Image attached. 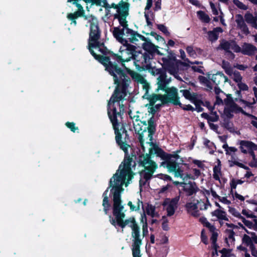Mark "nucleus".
<instances>
[{"label":"nucleus","mask_w":257,"mask_h":257,"mask_svg":"<svg viewBox=\"0 0 257 257\" xmlns=\"http://www.w3.org/2000/svg\"><path fill=\"white\" fill-rule=\"evenodd\" d=\"M97 50L98 54L94 51V49H89V51L95 59L103 65L105 70L113 76L114 84L116 85L115 89L118 87L120 91L122 85H126V94L131 79L124 70L118 66V64L121 63V66L124 67V63L133 59L136 69L142 72L151 68L150 60L153 59L155 53L161 54L159 49H144L145 51L144 53L141 50L137 51L136 49H119L121 56L114 53L109 49Z\"/></svg>","instance_id":"1"},{"label":"nucleus","mask_w":257,"mask_h":257,"mask_svg":"<svg viewBox=\"0 0 257 257\" xmlns=\"http://www.w3.org/2000/svg\"><path fill=\"white\" fill-rule=\"evenodd\" d=\"M122 85V88L120 91L118 87L114 89L108 101L107 111L108 118L114 130L116 143L123 151L124 155L130 156L128 154V148L130 146L127 144L130 140L128 132L123 124H122L120 128H119V123L117 119V117L122 118L125 111L124 105L120 102L126 96L125 92L126 85L125 84Z\"/></svg>","instance_id":"2"},{"label":"nucleus","mask_w":257,"mask_h":257,"mask_svg":"<svg viewBox=\"0 0 257 257\" xmlns=\"http://www.w3.org/2000/svg\"><path fill=\"white\" fill-rule=\"evenodd\" d=\"M112 7L116 9V14L114 15L115 18L118 20L119 24L123 27L121 29L114 28L113 35L116 40L121 43L123 46H127V48H137L142 45V48H159L155 46L146 38L139 34H136L133 31L127 28L126 17L127 15L128 8L127 7H120L114 4Z\"/></svg>","instance_id":"3"},{"label":"nucleus","mask_w":257,"mask_h":257,"mask_svg":"<svg viewBox=\"0 0 257 257\" xmlns=\"http://www.w3.org/2000/svg\"><path fill=\"white\" fill-rule=\"evenodd\" d=\"M138 159L139 156H137L134 152L131 153V156L124 155L123 160L119 166V169H120L122 166L123 167V168L120 170V175H118L116 173L114 176H116V178L114 179L113 181L112 179L114 178V176L110 179L109 187H112L113 188L115 184L121 186V184H119V182L121 180H124L126 176L127 177V180L128 182L131 180L135 174L133 171H136V165L138 164L137 160Z\"/></svg>","instance_id":"4"},{"label":"nucleus","mask_w":257,"mask_h":257,"mask_svg":"<svg viewBox=\"0 0 257 257\" xmlns=\"http://www.w3.org/2000/svg\"><path fill=\"white\" fill-rule=\"evenodd\" d=\"M137 163L139 167L144 168L142 170H138L136 172V173H139L141 177L145 180L144 181L141 178L139 180L140 186L142 187L152 179L153 174L158 168V165L155 161L152 160V157H150L149 155L144 154L139 155Z\"/></svg>","instance_id":"5"},{"label":"nucleus","mask_w":257,"mask_h":257,"mask_svg":"<svg viewBox=\"0 0 257 257\" xmlns=\"http://www.w3.org/2000/svg\"><path fill=\"white\" fill-rule=\"evenodd\" d=\"M122 190V186L118 184H115L110 190L113 194L112 213L116 219L117 224L121 221L125 216L123 212L124 207L121 204V192Z\"/></svg>","instance_id":"6"},{"label":"nucleus","mask_w":257,"mask_h":257,"mask_svg":"<svg viewBox=\"0 0 257 257\" xmlns=\"http://www.w3.org/2000/svg\"><path fill=\"white\" fill-rule=\"evenodd\" d=\"M149 144L153 148H150L149 153L146 154L149 155L151 157L153 154H156L157 157H160L164 161L161 163L160 166L165 167L166 166H168L169 164L177 163L176 161L180 158V156L176 153L171 154L166 153L153 142H150Z\"/></svg>","instance_id":"7"},{"label":"nucleus","mask_w":257,"mask_h":257,"mask_svg":"<svg viewBox=\"0 0 257 257\" xmlns=\"http://www.w3.org/2000/svg\"><path fill=\"white\" fill-rule=\"evenodd\" d=\"M87 20L90 25L88 48H106L103 43L98 41L99 37V31L97 19L91 16L87 18Z\"/></svg>","instance_id":"8"},{"label":"nucleus","mask_w":257,"mask_h":257,"mask_svg":"<svg viewBox=\"0 0 257 257\" xmlns=\"http://www.w3.org/2000/svg\"><path fill=\"white\" fill-rule=\"evenodd\" d=\"M169 53V55L167 57L163 58L162 60L168 71L176 78L180 80L181 78L178 75L180 67L182 66H187V64L181 61H176V57L173 55L172 53Z\"/></svg>","instance_id":"9"},{"label":"nucleus","mask_w":257,"mask_h":257,"mask_svg":"<svg viewBox=\"0 0 257 257\" xmlns=\"http://www.w3.org/2000/svg\"><path fill=\"white\" fill-rule=\"evenodd\" d=\"M141 123L145 125L144 127L143 128V126L140 127L138 131V134L139 135L138 139L139 142L143 148V145L144 143V133H146L147 131L148 132V137L150 141H152L153 137L154 135L155 134L156 131L157 124L155 123L154 116H152L148 121V123L146 121H141Z\"/></svg>","instance_id":"10"},{"label":"nucleus","mask_w":257,"mask_h":257,"mask_svg":"<svg viewBox=\"0 0 257 257\" xmlns=\"http://www.w3.org/2000/svg\"><path fill=\"white\" fill-rule=\"evenodd\" d=\"M167 94H155L157 100H161L163 105L171 103L173 104H179L180 97L178 89L175 87L172 86L168 88L167 90H164Z\"/></svg>","instance_id":"11"},{"label":"nucleus","mask_w":257,"mask_h":257,"mask_svg":"<svg viewBox=\"0 0 257 257\" xmlns=\"http://www.w3.org/2000/svg\"><path fill=\"white\" fill-rule=\"evenodd\" d=\"M154 69L155 71H154V69H152V73L153 74H159V76L157 78V84L158 86L157 90H167L168 88H169L170 87H167L168 85L166 82L167 74L166 71L162 69Z\"/></svg>","instance_id":"12"},{"label":"nucleus","mask_w":257,"mask_h":257,"mask_svg":"<svg viewBox=\"0 0 257 257\" xmlns=\"http://www.w3.org/2000/svg\"><path fill=\"white\" fill-rule=\"evenodd\" d=\"M129 226L132 230L131 233L133 238L132 245H141L142 240L140 236V228L138 223L136 222L135 224H130Z\"/></svg>","instance_id":"13"},{"label":"nucleus","mask_w":257,"mask_h":257,"mask_svg":"<svg viewBox=\"0 0 257 257\" xmlns=\"http://www.w3.org/2000/svg\"><path fill=\"white\" fill-rule=\"evenodd\" d=\"M164 168H167L169 173H174L175 177L184 178L183 170L179 167L178 163H172L168 166H166Z\"/></svg>","instance_id":"14"},{"label":"nucleus","mask_w":257,"mask_h":257,"mask_svg":"<svg viewBox=\"0 0 257 257\" xmlns=\"http://www.w3.org/2000/svg\"><path fill=\"white\" fill-rule=\"evenodd\" d=\"M77 1V0H67L68 2H73V4L75 5L78 8L77 12L74 13L69 14L67 16L68 19L72 20V23H73L75 25L76 24L75 19L78 17L82 16L84 13L83 7L81 6V5L76 2Z\"/></svg>","instance_id":"15"},{"label":"nucleus","mask_w":257,"mask_h":257,"mask_svg":"<svg viewBox=\"0 0 257 257\" xmlns=\"http://www.w3.org/2000/svg\"><path fill=\"white\" fill-rule=\"evenodd\" d=\"M183 184V190L186 193V195L188 196H191L194 194H195L198 190L195 182H192L189 181L188 183L184 182L181 183Z\"/></svg>","instance_id":"16"},{"label":"nucleus","mask_w":257,"mask_h":257,"mask_svg":"<svg viewBox=\"0 0 257 257\" xmlns=\"http://www.w3.org/2000/svg\"><path fill=\"white\" fill-rule=\"evenodd\" d=\"M239 149L241 153L244 154H247V151L252 149V148L254 149V147H255L256 145L251 141L241 140L239 142Z\"/></svg>","instance_id":"17"},{"label":"nucleus","mask_w":257,"mask_h":257,"mask_svg":"<svg viewBox=\"0 0 257 257\" xmlns=\"http://www.w3.org/2000/svg\"><path fill=\"white\" fill-rule=\"evenodd\" d=\"M185 207L188 213H190L192 216L198 217L200 215V213L198 210L197 203L192 202H187L185 205Z\"/></svg>","instance_id":"18"},{"label":"nucleus","mask_w":257,"mask_h":257,"mask_svg":"<svg viewBox=\"0 0 257 257\" xmlns=\"http://www.w3.org/2000/svg\"><path fill=\"white\" fill-rule=\"evenodd\" d=\"M211 80L215 85L217 86L223 82H228V78L222 72L218 71L216 74L212 75Z\"/></svg>","instance_id":"19"},{"label":"nucleus","mask_w":257,"mask_h":257,"mask_svg":"<svg viewBox=\"0 0 257 257\" xmlns=\"http://www.w3.org/2000/svg\"><path fill=\"white\" fill-rule=\"evenodd\" d=\"M108 192V188L103 193V201H102V206L103 207V211L105 214L107 215L108 213V211L110 210L111 207V204L109 202V199L107 196Z\"/></svg>","instance_id":"20"},{"label":"nucleus","mask_w":257,"mask_h":257,"mask_svg":"<svg viewBox=\"0 0 257 257\" xmlns=\"http://www.w3.org/2000/svg\"><path fill=\"white\" fill-rule=\"evenodd\" d=\"M212 216H216L218 220H223L228 221V218L226 217V213L225 211L221 209H216L211 213Z\"/></svg>","instance_id":"21"},{"label":"nucleus","mask_w":257,"mask_h":257,"mask_svg":"<svg viewBox=\"0 0 257 257\" xmlns=\"http://www.w3.org/2000/svg\"><path fill=\"white\" fill-rule=\"evenodd\" d=\"M237 27L244 33L248 34L249 31L246 25L245 24L243 18L240 15H237L235 20Z\"/></svg>","instance_id":"22"},{"label":"nucleus","mask_w":257,"mask_h":257,"mask_svg":"<svg viewBox=\"0 0 257 257\" xmlns=\"http://www.w3.org/2000/svg\"><path fill=\"white\" fill-rule=\"evenodd\" d=\"M179 200V197L177 196L171 199L170 198H166L163 203V205L165 206L166 205H169V206L172 207L175 209L177 208V205Z\"/></svg>","instance_id":"23"},{"label":"nucleus","mask_w":257,"mask_h":257,"mask_svg":"<svg viewBox=\"0 0 257 257\" xmlns=\"http://www.w3.org/2000/svg\"><path fill=\"white\" fill-rule=\"evenodd\" d=\"M220 48H240L233 40H222L220 43Z\"/></svg>","instance_id":"24"},{"label":"nucleus","mask_w":257,"mask_h":257,"mask_svg":"<svg viewBox=\"0 0 257 257\" xmlns=\"http://www.w3.org/2000/svg\"><path fill=\"white\" fill-rule=\"evenodd\" d=\"M137 222L135 217L131 216L128 219L125 220H122L119 223L117 224L119 227H120L122 229L124 228L127 225L129 226L130 224H135Z\"/></svg>","instance_id":"25"},{"label":"nucleus","mask_w":257,"mask_h":257,"mask_svg":"<svg viewBox=\"0 0 257 257\" xmlns=\"http://www.w3.org/2000/svg\"><path fill=\"white\" fill-rule=\"evenodd\" d=\"M245 19L247 23L251 25V26L257 29V17H253L251 14L247 13L245 15Z\"/></svg>","instance_id":"26"},{"label":"nucleus","mask_w":257,"mask_h":257,"mask_svg":"<svg viewBox=\"0 0 257 257\" xmlns=\"http://www.w3.org/2000/svg\"><path fill=\"white\" fill-rule=\"evenodd\" d=\"M234 53H241L242 54L253 56L257 53V49H233Z\"/></svg>","instance_id":"27"},{"label":"nucleus","mask_w":257,"mask_h":257,"mask_svg":"<svg viewBox=\"0 0 257 257\" xmlns=\"http://www.w3.org/2000/svg\"><path fill=\"white\" fill-rule=\"evenodd\" d=\"M145 17L148 26H152V22L154 20V14L150 11H145Z\"/></svg>","instance_id":"28"},{"label":"nucleus","mask_w":257,"mask_h":257,"mask_svg":"<svg viewBox=\"0 0 257 257\" xmlns=\"http://www.w3.org/2000/svg\"><path fill=\"white\" fill-rule=\"evenodd\" d=\"M127 73L130 75L132 78L134 79L137 80L139 82H140V80H141L144 78L138 73L135 72L131 69L126 68L125 66L124 67Z\"/></svg>","instance_id":"29"},{"label":"nucleus","mask_w":257,"mask_h":257,"mask_svg":"<svg viewBox=\"0 0 257 257\" xmlns=\"http://www.w3.org/2000/svg\"><path fill=\"white\" fill-rule=\"evenodd\" d=\"M231 108H232L233 110H236L238 112H241V113H242L243 114H244L245 115L250 116L252 118L257 120V117L256 116L246 112L245 111H244L243 110V109L241 107L239 106L235 103H234L233 105Z\"/></svg>","instance_id":"30"},{"label":"nucleus","mask_w":257,"mask_h":257,"mask_svg":"<svg viewBox=\"0 0 257 257\" xmlns=\"http://www.w3.org/2000/svg\"><path fill=\"white\" fill-rule=\"evenodd\" d=\"M146 213L152 217H155V207L152 204H148L146 208Z\"/></svg>","instance_id":"31"},{"label":"nucleus","mask_w":257,"mask_h":257,"mask_svg":"<svg viewBox=\"0 0 257 257\" xmlns=\"http://www.w3.org/2000/svg\"><path fill=\"white\" fill-rule=\"evenodd\" d=\"M141 245H132V254L133 257H141Z\"/></svg>","instance_id":"32"},{"label":"nucleus","mask_w":257,"mask_h":257,"mask_svg":"<svg viewBox=\"0 0 257 257\" xmlns=\"http://www.w3.org/2000/svg\"><path fill=\"white\" fill-rule=\"evenodd\" d=\"M204 145L208 148L209 150H211V151L210 152V153L211 154H213L214 152V151L213 150V148H216L214 144L212 142H211L209 140L207 139H205L204 142Z\"/></svg>","instance_id":"33"},{"label":"nucleus","mask_w":257,"mask_h":257,"mask_svg":"<svg viewBox=\"0 0 257 257\" xmlns=\"http://www.w3.org/2000/svg\"><path fill=\"white\" fill-rule=\"evenodd\" d=\"M198 18L204 22H209L210 19L209 16L202 11H198L197 12Z\"/></svg>","instance_id":"34"},{"label":"nucleus","mask_w":257,"mask_h":257,"mask_svg":"<svg viewBox=\"0 0 257 257\" xmlns=\"http://www.w3.org/2000/svg\"><path fill=\"white\" fill-rule=\"evenodd\" d=\"M231 251V249L223 248L221 250H219V252L222 254L221 257H230L233 255V254H230Z\"/></svg>","instance_id":"35"},{"label":"nucleus","mask_w":257,"mask_h":257,"mask_svg":"<svg viewBox=\"0 0 257 257\" xmlns=\"http://www.w3.org/2000/svg\"><path fill=\"white\" fill-rule=\"evenodd\" d=\"M224 50V54L226 59L232 60L235 58V55L230 49H223Z\"/></svg>","instance_id":"36"},{"label":"nucleus","mask_w":257,"mask_h":257,"mask_svg":"<svg viewBox=\"0 0 257 257\" xmlns=\"http://www.w3.org/2000/svg\"><path fill=\"white\" fill-rule=\"evenodd\" d=\"M140 83L143 84V88L146 91L145 94H148L150 88V84L144 78L140 80Z\"/></svg>","instance_id":"37"},{"label":"nucleus","mask_w":257,"mask_h":257,"mask_svg":"<svg viewBox=\"0 0 257 257\" xmlns=\"http://www.w3.org/2000/svg\"><path fill=\"white\" fill-rule=\"evenodd\" d=\"M233 165H236L240 168H243L246 170H249V168H248V167L245 166V165H244L243 164H242L241 163L238 162V161H237L236 160L231 161L229 166L232 167Z\"/></svg>","instance_id":"38"},{"label":"nucleus","mask_w":257,"mask_h":257,"mask_svg":"<svg viewBox=\"0 0 257 257\" xmlns=\"http://www.w3.org/2000/svg\"><path fill=\"white\" fill-rule=\"evenodd\" d=\"M65 125L73 133H75L76 130H78V127L76 126L75 123L73 122L67 121L65 123Z\"/></svg>","instance_id":"39"},{"label":"nucleus","mask_w":257,"mask_h":257,"mask_svg":"<svg viewBox=\"0 0 257 257\" xmlns=\"http://www.w3.org/2000/svg\"><path fill=\"white\" fill-rule=\"evenodd\" d=\"M180 104H174V105H178V106H179V107L180 108H181L182 109H183L184 110L191 111H194V110H195V108H194L190 104H188V105H186L185 106H183V104L181 103L180 101Z\"/></svg>","instance_id":"40"},{"label":"nucleus","mask_w":257,"mask_h":257,"mask_svg":"<svg viewBox=\"0 0 257 257\" xmlns=\"http://www.w3.org/2000/svg\"><path fill=\"white\" fill-rule=\"evenodd\" d=\"M233 81L236 83L240 82L242 81V77L239 72L237 71H235L233 74Z\"/></svg>","instance_id":"41"},{"label":"nucleus","mask_w":257,"mask_h":257,"mask_svg":"<svg viewBox=\"0 0 257 257\" xmlns=\"http://www.w3.org/2000/svg\"><path fill=\"white\" fill-rule=\"evenodd\" d=\"M224 103L226 105H229L231 107L235 102H234L231 94H227V98L224 99Z\"/></svg>","instance_id":"42"},{"label":"nucleus","mask_w":257,"mask_h":257,"mask_svg":"<svg viewBox=\"0 0 257 257\" xmlns=\"http://www.w3.org/2000/svg\"><path fill=\"white\" fill-rule=\"evenodd\" d=\"M237 86H238V88L239 89V91H237V92L238 93H239V94L240 93V91L241 90L246 91L248 89V87L247 85V84H246L244 83L241 82V81L240 82L237 83Z\"/></svg>","instance_id":"43"},{"label":"nucleus","mask_w":257,"mask_h":257,"mask_svg":"<svg viewBox=\"0 0 257 257\" xmlns=\"http://www.w3.org/2000/svg\"><path fill=\"white\" fill-rule=\"evenodd\" d=\"M233 110L232 108H224V113L227 117L226 119H230L233 117V115L232 113Z\"/></svg>","instance_id":"44"},{"label":"nucleus","mask_w":257,"mask_h":257,"mask_svg":"<svg viewBox=\"0 0 257 257\" xmlns=\"http://www.w3.org/2000/svg\"><path fill=\"white\" fill-rule=\"evenodd\" d=\"M242 243L246 246L252 242V239L247 234H244L242 238Z\"/></svg>","instance_id":"45"},{"label":"nucleus","mask_w":257,"mask_h":257,"mask_svg":"<svg viewBox=\"0 0 257 257\" xmlns=\"http://www.w3.org/2000/svg\"><path fill=\"white\" fill-rule=\"evenodd\" d=\"M156 177L164 181H172V178L168 175L164 174H159L156 175Z\"/></svg>","instance_id":"46"},{"label":"nucleus","mask_w":257,"mask_h":257,"mask_svg":"<svg viewBox=\"0 0 257 257\" xmlns=\"http://www.w3.org/2000/svg\"><path fill=\"white\" fill-rule=\"evenodd\" d=\"M208 35L209 39L212 41L216 40L218 37L217 34L214 32L213 30L212 31L209 32Z\"/></svg>","instance_id":"47"},{"label":"nucleus","mask_w":257,"mask_h":257,"mask_svg":"<svg viewBox=\"0 0 257 257\" xmlns=\"http://www.w3.org/2000/svg\"><path fill=\"white\" fill-rule=\"evenodd\" d=\"M147 98L149 101V104L151 106H154L155 102L157 101L156 97H155V94L150 95Z\"/></svg>","instance_id":"48"},{"label":"nucleus","mask_w":257,"mask_h":257,"mask_svg":"<svg viewBox=\"0 0 257 257\" xmlns=\"http://www.w3.org/2000/svg\"><path fill=\"white\" fill-rule=\"evenodd\" d=\"M180 92L182 93L183 95L184 96V97L186 99H187L189 100H190V99H191V98H190L191 93L189 90H186V89L180 90Z\"/></svg>","instance_id":"49"},{"label":"nucleus","mask_w":257,"mask_h":257,"mask_svg":"<svg viewBox=\"0 0 257 257\" xmlns=\"http://www.w3.org/2000/svg\"><path fill=\"white\" fill-rule=\"evenodd\" d=\"M210 5L211 8L212 9V12L214 15H219V13H220V14H221L220 15H222V13L221 12H219L218 11L216 7L213 3L210 2Z\"/></svg>","instance_id":"50"},{"label":"nucleus","mask_w":257,"mask_h":257,"mask_svg":"<svg viewBox=\"0 0 257 257\" xmlns=\"http://www.w3.org/2000/svg\"><path fill=\"white\" fill-rule=\"evenodd\" d=\"M203 68V66H192L191 69L193 71L202 74H204V72L203 70L202 69Z\"/></svg>","instance_id":"51"},{"label":"nucleus","mask_w":257,"mask_h":257,"mask_svg":"<svg viewBox=\"0 0 257 257\" xmlns=\"http://www.w3.org/2000/svg\"><path fill=\"white\" fill-rule=\"evenodd\" d=\"M167 206L166 207V211L167 212V216H171L173 215H174V214L175 212L176 209H175L174 208H173L172 207L169 206V205H167Z\"/></svg>","instance_id":"52"},{"label":"nucleus","mask_w":257,"mask_h":257,"mask_svg":"<svg viewBox=\"0 0 257 257\" xmlns=\"http://www.w3.org/2000/svg\"><path fill=\"white\" fill-rule=\"evenodd\" d=\"M192 163L195 165H197V167L200 169H202L204 170L205 167V165L203 163V162L198 160H193Z\"/></svg>","instance_id":"53"},{"label":"nucleus","mask_w":257,"mask_h":257,"mask_svg":"<svg viewBox=\"0 0 257 257\" xmlns=\"http://www.w3.org/2000/svg\"><path fill=\"white\" fill-rule=\"evenodd\" d=\"M223 126L224 128L229 131L230 132H232V128L230 127V122L228 119L224 118Z\"/></svg>","instance_id":"54"},{"label":"nucleus","mask_w":257,"mask_h":257,"mask_svg":"<svg viewBox=\"0 0 257 257\" xmlns=\"http://www.w3.org/2000/svg\"><path fill=\"white\" fill-rule=\"evenodd\" d=\"M240 101L242 103L244 104L245 106L249 108H252V105L255 104L256 101L254 100V99H253V102H249L245 100L240 99Z\"/></svg>","instance_id":"55"},{"label":"nucleus","mask_w":257,"mask_h":257,"mask_svg":"<svg viewBox=\"0 0 257 257\" xmlns=\"http://www.w3.org/2000/svg\"><path fill=\"white\" fill-rule=\"evenodd\" d=\"M225 232L228 233V238L230 239H232V241H235V232L232 229H226Z\"/></svg>","instance_id":"56"},{"label":"nucleus","mask_w":257,"mask_h":257,"mask_svg":"<svg viewBox=\"0 0 257 257\" xmlns=\"http://www.w3.org/2000/svg\"><path fill=\"white\" fill-rule=\"evenodd\" d=\"M230 194L233 195V190L234 189H235L237 186V184H236L235 182V179L232 178L231 179L230 182Z\"/></svg>","instance_id":"57"},{"label":"nucleus","mask_w":257,"mask_h":257,"mask_svg":"<svg viewBox=\"0 0 257 257\" xmlns=\"http://www.w3.org/2000/svg\"><path fill=\"white\" fill-rule=\"evenodd\" d=\"M233 2L236 6L241 9L246 10L247 9L246 6L241 2H239L238 0H234Z\"/></svg>","instance_id":"58"},{"label":"nucleus","mask_w":257,"mask_h":257,"mask_svg":"<svg viewBox=\"0 0 257 257\" xmlns=\"http://www.w3.org/2000/svg\"><path fill=\"white\" fill-rule=\"evenodd\" d=\"M254 149L252 148V149L249 150V151H247V153H248L252 158L251 161H253L256 158L254 151H257V145L255 146V147H254Z\"/></svg>","instance_id":"59"},{"label":"nucleus","mask_w":257,"mask_h":257,"mask_svg":"<svg viewBox=\"0 0 257 257\" xmlns=\"http://www.w3.org/2000/svg\"><path fill=\"white\" fill-rule=\"evenodd\" d=\"M158 28L162 31L163 33L166 35H169V33L167 30V28L163 25H158Z\"/></svg>","instance_id":"60"},{"label":"nucleus","mask_w":257,"mask_h":257,"mask_svg":"<svg viewBox=\"0 0 257 257\" xmlns=\"http://www.w3.org/2000/svg\"><path fill=\"white\" fill-rule=\"evenodd\" d=\"M92 3L96 5L104 6L106 5L105 0H91Z\"/></svg>","instance_id":"61"},{"label":"nucleus","mask_w":257,"mask_h":257,"mask_svg":"<svg viewBox=\"0 0 257 257\" xmlns=\"http://www.w3.org/2000/svg\"><path fill=\"white\" fill-rule=\"evenodd\" d=\"M199 81L203 84H205L209 82V80L205 76L200 75L198 76Z\"/></svg>","instance_id":"62"},{"label":"nucleus","mask_w":257,"mask_h":257,"mask_svg":"<svg viewBox=\"0 0 257 257\" xmlns=\"http://www.w3.org/2000/svg\"><path fill=\"white\" fill-rule=\"evenodd\" d=\"M218 200L220 202L227 205H229L231 203L230 201L228 200L225 197H221L220 196Z\"/></svg>","instance_id":"63"},{"label":"nucleus","mask_w":257,"mask_h":257,"mask_svg":"<svg viewBox=\"0 0 257 257\" xmlns=\"http://www.w3.org/2000/svg\"><path fill=\"white\" fill-rule=\"evenodd\" d=\"M218 237V233L216 232H213L212 233V235L211 236L210 239L212 241V243H215L217 242Z\"/></svg>","instance_id":"64"}]
</instances>
